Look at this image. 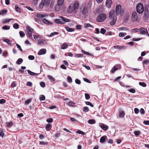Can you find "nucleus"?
<instances>
[{"label": "nucleus", "instance_id": "1", "mask_svg": "<svg viewBox=\"0 0 149 149\" xmlns=\"http://www.w3.org/2000/svg\"><path fill=\"white\" fill-rule=\"evenodd\" d=\"M79 7V4L78 2H75L72 3L70 5L68 9V11L69 13L73 12H77Z\"/></svg>", "mask_w": 149, "mask_h": 149}, {"label": "nucleus", "instance_id": "2", "mask_svg": "<svg viewBox=\"0 0 149 149\" xmlns=\"http://www.w3.org/2000/svg\"><path fill=\"white\" fill-rule=\"evenodd\" d=\"M115 12L114 11H111L109 14V17L111 20L110 24L112 26L115 24L117 20V17L115 15Z\"/></svg>", "mask_w": 149, "mask_h": 149}, {"label": "nucleus", "instance_id": "3", "mask_svg": "<svg viewBox=\"0 0 149 149\" xmlns=\"http://www.w3.org/2000/svg\"><path fill=\"white\" fill-rule=\"evenodd\" d=\"M115 10L116 13L117 15L122 16L125 12L123 8H122L121 5L120 4L116 6Z\"/></svg>", "mask_w": 149, "mask_h": 149}, {"label": "nucleus", "instance_id": "4", "mask_svg": "<svg viewBox=\"0 0 149 149\" xmlns=\"http://www.w3.org/2000/svg\"><path fill=\"white\" fill-rule=\"evenodd\" d=\"M50 2V0H41V3L39 5V8L40 10L43 9L44 7L48 8L49 6Z\"/></svg>", "mask_w": 149, "mask_h": 149}, {"label": "nucleus", "instance_id": "5", "mask_svg": "<svg viewBox=\"0 0 149 149\" xmlns=\"http://www.w3.org/2000/svg\"><path fill=\"white\" fill-rule=\"evenodd\" d=\"M107 18V15L105 13H101L96 18V21L98 22H102L104 21Z\"/></svg>", "mask_w": 149, "mask_h": 149}, {"label": "nucleus", "instance_id": "6", "mask_svg": "<svg viewBox=\"0 0 149 149\" xmlns=\"http://www.w3.org/2000/svg\"><path fill=\"white\" fill-rule=\"evenodd\" d=\"M136 9L137 12L139 14L142 13L144 10L143 6L141 3H139L137 5Z\"/></svg>", "mask_w": 149, "mask_h": 149}, {"label": "nucleus", "instance_id": "7", "mask_svg": "<svg viewBox=\"0 0 149 149\" xmlns=\"http://www.w3.org/2000/svg\"><path fill=\"white\" fill-rule=\"evenodd\" d=\"M26 28L27 30V36L29 38L32 39V33L33 32L34 30L29 26H27Z\"/></svg>", "mask_w": 149, "mask_h": 149}, {"label": "nucleus", "instance_id": "8", "mask_svg": "<svg viewBox=\"0 0 149 149\" xmlns=\"http://www.w3.org/2000/svg\"><path fill=\"white\" fill-rule=\"evenodd\" d=\"M80 10L82 14L85 15L88 13V8L83 6L80 8Z\"/></svg>", "mask_w": 149, "mask_h": 149}, {"label": "nucleus", "instance_id": "9", "mask_svg": "<svg viewBox=\"0 0 149 149\" xmlns=\"http://www.w3.org/2000/svg\"><path fill=\"white\" fill-rule=\"evenodd\" d=\"M38 42V44L40 45H46L47 43V41L46 40L43 39H39Z\"/></svg>", "mask_w": 149, "mask_h": 149}, {"label": "nucleus", "instance_id": "10", "mask_svg": "<svg viewBox=\"0 0 149 149\" xmlns=\"http://www.w3.org/2000/svg\"><path fill=\"white\" fill-rule=\"evenodd\" d=\"M132 20L134 22L137 20V13L135 12H133L132 13Z\"/></svg>", "mask_w": 149, "mask_h": 149}, {"label": "nucleus", "instance_id": "11", "mask_svg": "<svg viewBox=\"0 0 149 149\" xmlns=\"http://www.w3.org/2000/svg\"><path fill=\"white\" fill-rule=\"evenodd\" d=\"M139 30L140 31V33L141 34H148V33L147 29L143 28H141Z\"/></svg>", "mask_w": 149, "mask_h": 149}, {"label": "nucleus", "instance_id": "12", "mask_svg": "<svg viewBox=\"0 0 149 149\" xmlns=\"http://www.w3.org/2000/svg\"><path fill=\"white\" fill-rule=\"evenodd\" d=\"M120 65H115L112 68V69L111 70V71L113 73L116 71L120 69Z\"/></svg>", "mask_w": 149, "mask_h": 149}, {"label": "nucleus", "instance_id": "13", "mask_svg": "<svg viewBox=\"0 0 149 149\" xmlns=\"http://www.w3.org/2000/svg\"><path fill=\"white\" fill-rule=\"evenodd\" d=\"M144 17L146 18H148L149 17V10L148 8H146L145 6Z\"/></svg>", "mask_w": 149, "mask_h": 149}, {"label": "nucleus", "instance_id": "14", "mask_svg": "<svg viewBox=\"0 0 149 149\" xmlns=\"http://www.w3.org/2000/svg\"><path fill=\"white\" fill-rule=\"evenodd\" d=\"M46 52V50L45 49H40L38 53V54L39 55H44Z\"/></svg>", "mask_w": 149, "mask_h": 149}, {"label": "nucleus", "instance_id": "15", "mask_svg": "<svg viewBox=\"0 0 149 149\" xmlns=\"http://www.w3.org/2000/svg\"><path fill=\"white\" fill-rule=\"evenodd\" d=\"M112 3L111 0H107L106 2V6L108 8H111Z\"/></svg>", "mask_w": 149, "mask_h": 149}, {"label": "nucleus", "instance_id": "16", "mask_svg": "<svg viewBox=\"0 0 149 149\" xmlns=\"http://www.w3.org/2000/svg\"><path fill=\"white\" fill-rule=\"evenodd\" d=\"M54 21L57 24H62L65 23V22L62 21V19H54Z\"/></svg>", "mask_w": 149, "mask_h": 149}, {"label": "nucleus", "instance_id": "17", "mask_svg": "<svg viewBox=\"0 0 149 149\" xmlns=\"http://www.w3.org/2000/svg\"><path fill=\"white\" fill-rule=\"evenodd\" d=\"M52 128V126L51 124L48 123L45 125V129L47 131H49Z\"/></svg>", "mask_w": 149, "mask_h": 149}, {"label": "nucleus", "instance_id": "18", "mask_svg": "<svg viewBox=\"0 0 149 149\" xmlns=\"http://www.w3.org/2000/svg\"><path fill=\"white\" fill-rule=\"evenodd\" d=\"M100 127L104 131L107 130L109 128V127L107 125L103 124L101 125Z\"/></svg>", "mask_w": 149, "mask_h": 149}, {"label": "nucleus", "instance_id": "19", "mask_svg": "<svg viewBox=\"0 0 149 149\" xmlns=\"http://www.w3.org/2000/svg\"><path fill=\"white\" fill-rule=\"evenodd\" d=\"M107 137L106 136L104 135L102 136L100 139V142L101 143H104L106 140Z\"/></svg>", "mask_w": 149, "mask_h": 149}, {"label": "nucleus", "instance_id": "20", "mask_svg": "<svg viewBox=\"0 0 149 149\" xmlns=\"http://www.w3.org/2000/svg\"><path fill=\"white\" fill-rule=\"evenodd\" d=\"M113 47L115 49H125L126 47L125 46H120L116 45L113 46Z\"/></svg>", "mask_w": 149, "mask_h": 149}, {"label": "nucleus", "instance_id": "21", "mask_svg": "<svg viewBox=\"0 0 149 149\" xmlns=\"http://www.w3.org/2000/svg\"><path fill=\"white\" fill-rule=\"evenodd\" d=\"M42 21L45 24H47L52 25V23L49 22L48 20L45 18H43L42 19Z\"/></svg>", "mask_w": 149, "mask_h": 149}, {"label": "nucleus", "instance_id": "22", "mask_svg": "<svg viewBox=\"0 0 149 149\" xmlns=\"http://www.w3.org/2000/svg\"><path fill=\"white\" fill-rule=\"evenodd\" d=\"M60 18H61L62 21L65 23V22H70V20L69 19L65 18L62 16H60Z\"/></svg>", "mask_w": 149, "mask_h": 149}, {"label": "nucleus", "instance_id": "23", "mask_svg": "<svg viewBox=\"0 0 149 149\" xmlns=\"http://www.w3.org/2000/svg\"><path fill=\"white\" fill-rule=\"evenodd\" d=\"M27 72L29 74H30L31 75L34 76L36 75L38 76L40 74V73H35L34 72H31L29 70H28Z\"/></svg>", "mask_w": 149, "mask_h": 149}, {"label": "nucleus", "instance_id": "24", "mask_svg": "<svg viewBox=\"0 0 149 149\" xmlns=\"http://www.w3.org/2000/svg\"><path fill=\"white\" fill-rule=\"evenodd\" d=\"M65 28L67 31L68 32H72L74 31V29L73 28H70L68 26H65Z\"/></svg>", "mask_w": 149, "mask_h": 149}, {"label": "nucleus", "instance_id": "25", "mask_svg": "<svg viewBox=\"0 0 149 149\" xmlns=\"http://www.w3.org/2000/svg\"><path fill=\"white\" fill-rule=\"evenodd\" d=\"M36 16L38 18H41L45 17V15L44 14L38 13L36 15Z\"/></svg>", "mask_w": 149, "mask_h": 149}, {"label": "nucleus", "instance_id": "26", "mask_svg": "<svg viewBox=\"0 0 149 149\" xmlns=\"http://www.w3.org/2000/svg\"><path fill=\"white\" fill-rule=\"evenodd\" d=\"M125 115V113L124 111H120L119 113V116L121 118H123Z\"/></svg>", "mask_w": 149, "mask_h": 149}, {"label": "nucleus", "instance_id": "27", "mask_svg": "<svg viewBox=\"0 0 149 149\" xmlns=\"http://www.w3.org/2000/svg\"><path fill=\"white\" fill-rule=\"evenodd\" d=\"M64 0H58L57 5L58 6H61L63 3Z\"/></svg>", "mask_w": 149, "mask_h": 149}, {"label": "nucleus", "instance_id": "28", "mask_svg": "<svg viewBox=\"0 0 149 149\" xmlns=\"http://www.w3.org/2000/svg\"><path fill=\"white\" fill-rule=\"evenodd\" d=\"M68 47V45L66 43H64L62 45L61 48L62 49H65L67 48Z\"/></svg>", "mask_w": 149, "mask_h": 149}, {"label": "nucleus", "instance_id": "29", "mask_svg": "<svg viewBox=\"0 0 149 149\" xmlns=\"http://www.w3.org/2000/svg\"><path fill=\"white\" fill-rule=\"evenodd\" d=\"M84 27L85 28H87L88 27H90L91 28H93V26L91 24L89 23H87V24H85L84 25Z\"/></svg>", "mask_w": 149, "mask_h": 149}, {"label": "nucleus", "instance_id": "30", "mask_svg": "<svg viewBox=\"0 0 149 149\" xmlns=\"http://www.w3.org/2000/svg\"><path fill=\"white\" fill-rule=\"evenodd\" d=\"M23 61V59L22 58H19L16 61V63L17 64H20Z\"/></svg>", "mask_w": 149, "mask_h": 149}, {"label": "nucleus", "instance_id": "31", "mask_svg": "<svg viewBox=\"0 0 149 149\" xmlns=\"http://www.w3.org/2000/svg\"><path fill=\"white\" fill-rule=\"evenodd\" d=\"M13 19H4L3 20L2 22L3 23H6L7 22H8L12 20Z\"/></svg>", "mask_w": 149, "mask_h": 149}, {"label": "nucleus", "instance_id": "32", "mask_svg": "<svg viewBox=\"0 0 149 149\" xmlns=\"http://www.w3.org/2000/svg\"><path fill=\"white\" fill-rule=\"evenodd\" d=\"M47 77L49 79L51 80V82L55 81V79L52 76L50 75H48Z\"/></svg>", "mask_w": 149, "mask_h": 149}, {"label": "nucleus", "instance_id": "33", "mask_svg": "<svg viewBox=\"0 0 149 149\" xmlns=\"http://www.w3.org/2000/svg\"><path fill=\"white\" fill-rule=\"evenodd\" d=\"M88 123L91 124H93L95 123V121L94 120L90 119L88 121Z\"/></svg>", "mask_w": 149, "mask_h": 149}, {"label": "nucleus", "instance_id": "34", "mask_svg": "<svg viewBox=\"0 0 149 149\" xmlns=\"http://www.w3.org/2000/svg\"><path fill=\"white\" fill-rule=\"evenodd\" d=\"M32 99H28L25 101L24 104L25 105H28L30 103Z\"/></svg>", "mask_w": 149, "mask_h": 149}, {"label": "nucleus", "instance_id": "35", "mask_svg": "<svg viewBox=\"0 0 149 149\" xmlns=\"http://www.w3.org/2000/svg\"><path fill=\"white\" fill-rule=\"evenodd\" d=\"M83 110L84 112H86L89 111V109L88 107H83Z\"/></svg>", "mask_w": 149, "mask_h": 149}, {"label": "nucleus", "instance_id": "36", "mask_svg": "<svg viewBox=\"0 0 149 149\" xmlns=\"http://www.w3.org/2000/svg\"><path fill=\"white\" fill-rule=\"evenodd\" d=\"M58 33V32H55L54 33H52L49 36H48L49 37H51L55 35H57Z\"/></svg>", "mask_w": 149, "mask_h": 149}, {"label": "nucleus", "instance_id": "37", "mask_svg": "<svg viewBox=\"0 0 149 149\" xmlns=\"http://www.w3.org/2000/svg\"><path fill=\"white\" fill-rule=\"evenodd\" d=\"M127 90L130 92L132 93H134L136 92V90L134 88H132L130 89H128Z\"/></svg>", "mask_w": 149, "mask_h": 149}, {"label": "nucleus", "instance_id": "38", "mask_svg": "<svg viewBox=\"0 0 149 149\" xmlns=\"http://www.w3.org/2000/svg\"><path fill=\"white\" fill-rule=\"evenodd\" d=\"M13 27L16 29H18L19 27L18 24L17 23L14 24L13 25Z\"/></svg>", "mask_w": 149, "mask_h": 149}, {"label": "nucleus", "instance_id": "39", "mask_svg": "<svg viewBox=\"0 0 149 149\" xmlns=\"http://www.w3.org/2000/svg\"><path fill=\"white\" fill-rule=\"evenodd\" d=\"M3 41L4 42H6L8 44H11V41L8 39H3Z\"/></svg>", "mask_w": 149, "mask_h": 149}, {"label": "nucleus", "instance_id": "40", "mask_svg": "<svg viewBox=\"0 0 149 149\" xmlns=\"http://www.w3.org/2000/svg\"><path fill=\"white\" fill-rule=\"evenodd\" d=\"M45 97L43 95H41L40 97V101L44 100H45Z\"/></svg>", "mask_w": 149, "mask_h": 149}, {"label": "nucleus", "instance_id": "41", "mask_svg": "<svg viewBox=\"0 0 149 149\" xmlns=\"http://www.w3.org/2000/svg\"><path fill=\"white\" fill-rule=\"evenodd\" d=\"M126 34L125 33L120 32L119 34V36L120 37H123Z\"/></svg>", "mask_w": 149, "mask_h": 149}, {"label": "nucleus", "instance_id": "42", "mask_svg": "<svg viewBox=\"0 0 149 149\" xmlns=\"http://www.w3.org/2000/svg\"><path fill=\"white\" fill-rule=\"evenodd\" d=\"M68 105H69L70 106H74L75 104V103H74L72 101H69L68 103Z\"/></svg>", "mask_w": 149, "mask_h": 149}, {"label": "nucleus", "instance_id": "43", "mask_svg": "<svg viewBox=\"0 0 149 149\" xmlns=\"http://www.w3.org/2000/svg\"><path fill=\"white\" fill-rule=\"evenodd\" d=\"M139 84L143 87H145L146 86V84L145 82H139Z\"/></svg>", "mask_w": 149, "mask_h": 149}, {"label": "nucleus", "instance_id": "44", "mask_svg": "<svg viewBox=\"0 0 149 149\" xmlns=\"http://www.w3.org/2000/svg\"><path fill=\"white\" fill-rule=\"evenodd\" d=\"M134 134L135 136H138L141 134V132L139 131H136L134 132Z\"/></svg>", "mask_w": 149, "mask_h": 149}, {"label": "nucleus", "instance_id": "45", "mask_svg": "<svg viewBox=\"0 0 149 149\" xmlns=\"http://www.w3.org/2000/svg\"><path fill=\"white\" fill-rule=\"evenodd\" d=\"M85 98L86 100H89L90 98V96L89 94L85 93Z\"/></svg>", "mask_w": 149, "mask_h": 149}, {"label": "nucleus", "instance_id": "46", "mask_svg": "<svg viewBox=\"0 0 149 149\" xmlns=\"http://www.w3.org/2000/svg\"><path fill=\"white\" fill-rule=\"evenodd\" d=\"M2 29L3 30H8L10 28V27L9 26H7L6 25L2 27Z\"/></svg>", "mask_w": 149, "mask_h": 149}, {"label": "nucleus", "instance_id": "47", "mask_svg": "<svg viewBox=\"0 0 149 149\" xmlns=\"http://www.w3.org/2000/svg\"><path fill=\"white\" fill-rule=\"evenodd\" d=\"M83 56V55L82 54H75L74 56V57L76 58H78L80 57H82Z\"/></svg>", "mask_w": 149, "mask_h": 149}, {"label": "nucleus", "instance_id": "48", "mask_svg": "<svg viewBox=\"0 0 149 149\" xmlns=\"http://www.w3.org/2000/svg\"><path fill=\"white\" fill-rule=\"evenodd\" d=\"M67 81L69 83H71L72 82V79L71 77L69 76L67 77Z\"/></svg>", "mask_w": 149, "mask_h": 149}, {"label": "nucleus", "instance_id": "49", "mask_svg": "<svg viewBox=\"0 0 149 149\" xmlns=\"http://www.w3.org/2000/svg\"><path fill=\"white\" fill-rule=\"evenodd\" d=\"M59 6H56L55 7V10L57 12H59L60 11V10H61V8Z\"/></svg>", "mask_w": 149, "mask_h": 149}, {"label": "nucleus", "instance_id": "50", "mask_svg": "<svg viewBox=\"0 0 149 149\" xmlns=\"http://www.w3.org/2000/svg\"><path fill=\"white\" fill-rule=\"evenodd\" d=\"M81 52L82 53H83V54H87L88 55L91 56H92V54H90L88 52H86L85 51L83 50H81Z\"/></svg>", "mask_w": 149, "mask_h": 149}, {"label": "nucleus", "instance_id": "51", "mask_svg": "<svg viewBox=\"0 0 149 149\" xmlns=\"http://www.w3.org/2000/svg\"><path fill=\"white\" fill-rule=\"evenodd\" d=\"M76 132L78 134H81L82 135H84V134H85V133L84 132H83L82 131H80V130H77Z\"/></svg>", "mask_w": 149, "mask_h": 149}, {"label": "nucleus", "instance_id": "52", "mask_svg": "<svg viewBox=\"0 0 149 149\" xmlns=\"http://www.w3.org/2000/svg\"><path fill=\"white\" fill-rule=\"evenodd\" d=\"M106 31V30L103 28H102L100 29V33L103 34H104Z\"/></svg>", "mask_w": 149, "mask_h": 149}, {"label": "nucleus", "instance_id": "53", "mask_svg": "<svg viewBox=\"0 0 149 149\" xmlns=\"http://www.w3.org/2000/svg\"><path fill=\"white\" fill-rule=\"evenodd\" d=\"M6 124L7 127H11L12 126L13 124L11 121L7 122Z\"/></svg>", "mask_w": 149, "mask_h": 149}, {"label": "nucleus", "instance_id": "54", "mask_svg": "<svg viewBox=\"0 0 149 149\" xmlns=\"http://www.w3.org/2000/svg\"><path fill=\"white\" fill-rule=\"evenodd\" d=\"M46 121L48 123H52L53 121V119L52 118H49L46 120Z\"/></svg>", "mask_w": 149, "mask_h": 149}, {"label": "nucleus", "instance_id": "55", "mask_svg": "<svg viewBox=\"0 0 149 149\" xmlns=\"http://www.w3.org/2000/svg\"><path fill=\"white\" fill-rule=\"evenodd\" d=\"M85 103L86 105H90L91 107H93L94 106L93 105V104L89 102H88V101L86 102Z\"/></svg>", "mask_w": 149, "mask_h": 149}, {"label": "nucleus", "instance_id": "56", "mask_svg": "<svg viewBox=\"0 0 149 149\" xmlns=\"http://www.w3.org/2000/svg\"><path fill=\"white\" fill-rule=\"evenodd\" d=\"M19 33L20 34V36L21 37H23L24 36L25 34L24 32L22 31H20L19 32Z\"/></svg>", "mask_w": 149, "mask_h": 149}, {"label": "nucleus", "instance_id": "57", "mask_svg": "<svg viewBox=\"0 0 149 149\" xmlns=\"http://www.w3.org/2000/svg\"><path fill=\"white\" fill-rule=\"evenodd\" d=\"M40 85L41 87H44L45 86V83L43 81H41L40 83Z\"/></svg>", "mask_w": 149, "mask_h": 149}, {"label": "nucleus", "instance_id": "58", "mask_svg": "<svg viewBox=\"0 0 149 149\" xmlns=\"http://www.w3.org/2000/svg\"><path fill=\"white\" fill-rule=\"evenodd\" d=\"M149 63V61L147 59H145L144 60L143 62V64L146 65L148 64Z\"/></svg>", "mask_w": 149, "mask_h": 149}, {"label": "nucleus", "instance_id": "59", "mask_svg": "<svg viewBox=\"0 0 149 149\" xmlns=\"http://www.w3.org/2000/svg\"><path fill=\"white\" fill-rule=\"evenodd\" d=\"M28 58L29 59L31 60H33L35 58V57L33 55H29L28 56Z\"/></svg>", "mask_w": 149, "mask_h": 149}, {"label": "nucleus", "instance_id": "60", "mask_svg": "<svg viewBox=\"0 0 149 149\" xmlns=\"http://www.w3.org/2000/svg\"><path fill=\"white\" fill-rule=\"evenodd\" d=\"M54 1H50V7L51 8H52L53 7L54 4Z\"/></svg>", "mask_w": 149, "mask_h": 149}, {"label": "nucleus", "instance_id": "61", "mask_svg": "<svg viewBox=\"0 0 149 149\" xmlns=\"http://www.w3.org/2000/svg\"><path fill=\"white\" fill-rule=\"evenodd\" d=\"M15 10L17 12H19L20 11V8L17 6H15Z\"/></svg>", "mask_w": 149, "mask_h": 149}, {"label": "nucleus", "instance_id": "62", "mask_svg": "<svg viewBox=\"0 0 149 149\" xmlns=\"http://www.w3.org/2000/svg\"><path fill=\"white\" fill-rule=\"evenodd\" d=\"M75 83L77 84H81V81L78 79H76L75 80Z\"/></svg>", "mask_w": 149, "mask_h": 149}, {"label": "nucleus", "instance_id": "63", "mask_svg": "<svg viewBox=\"0 0 149 149\" xmlns=\"http://www.w3.org/2000/svg\"><path fill=\"white\" fill-rule=\"evenodd\" d=\"M140 112L141 113L144 114L145 113V111L143 108H141L140 110Z\"/></svg>", "mask_w": 149, "mask_h": 149}, {"label": "nucleus", "instance_id": "64", "mask_svg": "<svg viewBox=\"0 0 149 149\" xmlns=\"http://www.w3.org/2000/svg\"><path fill=\"white\" fill-rule=\"evenodd\" d=\"M143 123L145 125H149V120H144Z\"/></svg>", "mask_w": 149, "mask_h": 149}]
</instances>
